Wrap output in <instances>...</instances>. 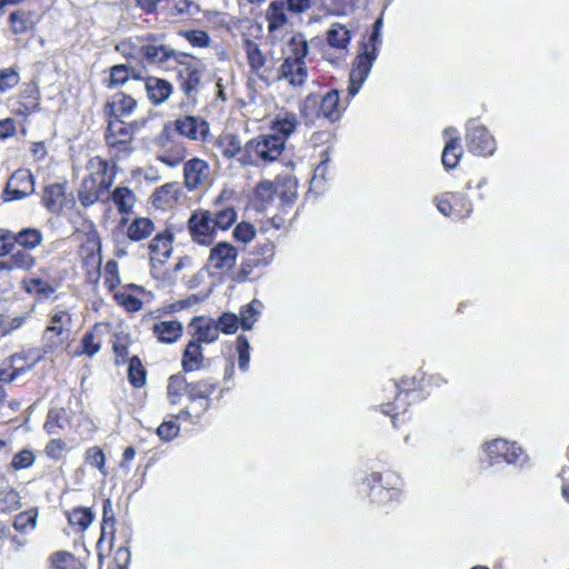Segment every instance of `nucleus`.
I'll use <instances>...</instances> for the list:
<instances>
[{
	"label": "nucleus",
	"mask_w": 569,
	"mask_h": 569,
	"mask_svg": "<svg viewBox=\"0 0 569 569\" xmlns=\"http://www.w3.org/2000/svg\"><path fill=\"white\" fill-rule=\"evenodd\" d=\"M88 169L91 172L81 181L78 189V199L84 208L94 204L100 199V194L108 190L113 181L112 177H107L108 162L100 157L91 158Z\"/></svg>",
	"instance_id": "1"
},
{
	"label": "nucleus",
	"mask_w": 569,
	"mask_h": 569,
	"mask_svg": "<svg viewBox=\"0 0 569 569\" xmlns=\"http://www.w3.org/2000/svg\"><path fill=\"white\" fill-rule=\"evenodd\" d=\"M137 41L140 43L139 53L141 59L148 64L163 66L170 60L180 63V58L184 57L183 53L164 44V34L162 33L149 32L137 37Z\"/></svg>",
	"instance_id": "2"
},
{
	"label": "nucleus",
	"mask_w": 569,
	"mask_h": 569,
	"mask_svg": "<svg viewBox=\"0 0 569 569\" xmlns=\"http://www.w3.org/2000/svg\"><path fill=\"white\" fill-rule=\"evenodd\" d=\"M72 318L63 308L57 307L50 313L49 325L43 331L42 340L47 350H53L67 340L71 333Z\"/></svg>",
	"instance_id": "3"
},
{
	"label": "nucleus",
	"mask_w": 569,
	"mask_h": 569,
	"mask_svg": "<svg viewBox=\"0 0 569 569\" xmlns=\"http://www.w3.org/2000/svg\"><path fill=\"white\" fill-rule=\"evenodd\" d=\"M144 120L126 122L123 119L108 116V126L104 140L110 148L128 150L133 136L144 126Z\"/></svg>",
	"instance_id": "4"
},
{
	"label": "nucleus",
	"mask_w": 569,
	"mask_h": 569,
	"mask_svg": "<svg viewBox=\"0 0 569 569\" xmlns=\"http://www.w3.org/2000/svg\"><path fill=\"white\" fill-rule=\"evenodd\" d=\"M317 108V117H323L329 121H336L340 118L343 108L340 103V96L337 89L328 91L321 99L316 94H309L303 100L301 113L309 116V109Z\"/></svg>",
	"instance_id": "5"
},
{
	"label": "nucleus",
	"mask_w": 569,
	"mask_h": 569,
	"mask_svg": "<svg viewBox=\"0 0 569 569\" xmlns=\"http://www.w3.org/2000/svg\"><path fill=\"white\" fill-rule=\"evenodd\" d=\"M485 453L489 459V465L505 461L508 465L522 467L527 460V456L520 447H517L515 443H509L505 439H495L487 442Z\"/></svg>",
	"instance_id": "6"
},
{
	"label": "nucleus",
	"mask_w": 569,
	"mask_h": 569,
	"mask_svg": "<svg viewBox=\"0 0 569 569\" xmlns=\"http://www.w3.org/2000/svg\"><path fill=\"white\" fill-rule=\"evenodd\" d=\"M465 139L468 150L475 156L488 157L496 151V140L483 126L469 121Z\"/></svg>",
	"instance_id": "7"
},
{
	"label": "nucleus",
	"mask_w": 569,
	"mask_h": 569,
	"mask_svg": "<svg viewBox=\"0 0 569 569\" xmlns=\"http://www.w3.org/2000/svg\"><path fill=\"white\" fill-rule=\"evenodd\" d=\"M284 149L283 137L264 134L247 142V150L254 152L257 159L263 162H273Z\"/></svg>",
	"instance_id": "8"
},
{
	"label": "nucleus",
	"mask_w": 569,
	"mask_h": 569,
	"mask_svg": "<svg viewBox=\"0 0 569 569\" xmlns=\"http://www.w3.org/2000/svg\"><path fill=\"white\" fill-rule=\"evenodd\" d=\"M188 229L194 242L209 246L216 233L212 212L208 210L194 211L189 218Z\"/></svg>",
	"instance_id": "9"
},
{
	"label": "nucleus",
	"mask_w": 569,
	"mask_h": 569,
	"mask_svg": "<svg viewBox=\"0 0 569 569\" xmlns=\"http://www.w3.org/2000/svg\"><path fill=\"white\" fill-rule=\"evenodd\" d=\"M34 192V178L30 170L18 169L8 180L3 192L4 201L21 200Z\"/></svg>",
	"instance_id": "10"
},
{
	"label": "nucleus",
	"mask_w": 569,
	"mask_h": 569,
	"mask_svg": "<svg viewBox=\"0 0 569 569\" xmlns=\"http://www.w3.org/2000/svg\"><path fill=\"white\" fill-rule=\"evenodd\" d=\"M184 186L189 191L210 184L211 169L209 163L200 158H192L183 166Z\"/></svg>",
	"instance_id": "11"
},
{
	"label": "nucleus",
	"mask_w": 569,
	"mask_h": 569,
	"mask_svg": "<svg viewBox=\"0 0 569 569\" xmlns=\"http://www.w3.org/2000/svg\"><path fill=\"white\" fill-rule=\"evenodd\" d=\"M415 381L409 382L407 379L401 380L400 383L395 380H390L386 388V391H389V393L395 397L396 402L381 403V410L383 413L391 416L395 427L397 426L396 420L399 412H405L407 410V401L405 398L410 396L411 385Z\"/></svg>",
	"instance_id": "12"
},
{
	"label": "nucleus",
	"mask_w": 569,
	"mask_h": 569,
	"mask_svg": "<svg viewBox=\"0 0 569 569\" xmlns=\"http://www.w3.org/2000/svg\"><path fill=\"white\" fill-rule=\"evenodd\" d=\"M238 250L227 241H220L211 248L207 266L209 269L228 272L237 262Z\"/></svg>",
	"instance_id": "13"
},
{
	"label": "nucleus",
	"mask_w": 569,
	"mask_h": 569,
	"mask_svg": "<svg viewBox=\"0 0 569 569\" xmlns=\"http://www.w3.org/2000/svg\"><path fill=\"white\" fill-rule=\"evenodd\" d=\"M177 132L190 140H204L209 123L200 117L184 116L174 121Z\"/></svg>",
	"instance_id": "14"
},
{
	"label": "nucleus",
	"mask_w": 569,
	"mask_h": 569,
	"mask_svg": "<svg viewBox=\"0 0 569 569\" xmlns=\"http://www.w3.org/2000/svg\"><path fill=\"white\" fill-rule=\"evenodd\" d=\"M279 73V78L287 80L293 87H301L308 78V69L305 61L283 60Z\"/></svg>",
	"instance_id": "15"
},
{
	"label": "nucleus",
	"mask_w": 569,
	"mask_h": 569,
	"mask_svg": "<svg viewBox=\"0 0 569 569\" xmlns=\"http://www.w3.org/2000/svg\"><path fill=\"white\" fill-rule=\"evenodd\" d=\"M172 234L168 231L157 233L149 242L151 262L163 263L172 252Z\"/></svg>",
	"instance_id": "16"
},
{
	"label": "nucleus",
	"mask_w": 569,
	"mask_h": 569,
	"mask_svg": "<svg viewBox=\"0 0 569 569\" xmlns=\"http://www.w3.org/2000/svg\"><path fill=\"white\" fill-rule=\"evenodd\" d=\"M147 96L152 104L163 103L172 93V84L160 78L149 77L144 81Z\"/></svg>",
	"instance_id": "17"
},
{
	"label": "nucleus",
	"mask_w": 569,
	"mask_h": 569,
	"mask_svg": "<svg viewBox=\"0 0 569 569\" xmlns=\"http://www.w3.org/2000/svg\"><path fill=\"white\" fill-rule=\"evenodd\" d=\"M186 157V148L180 143L169 140L168 138L166 139V142H162L161 150L158 153V160L171 168H176L182 163Z\"/></svg>",
	"instance_id": "18"
},
{
	"label": "nucleus",
	"mask_w": 569,
	"mask_h": 569,
	"mask_svg": "<svg viewBox=\"0 0 569 569\" xmlns=\"http://www.w3.org/2000/svg\"><path fill=\"white\" fill-rule=\"evenodd\" d=\"M194 326L192 340L201 343H212L219 338V328H217L213 320H206L203 318H194L191 322Z\"/></svg>",
	"instance_id": "19"
},
{
	"label": "nucleus",
	"mask_w": 569,
	"mask_h": 569,
	"mask_svg": "<svg viewBox=\"0 0 569 569\" xmlns=\"http://www.w3.org/2000/svg\"><path fill=\"white\" fill-rule=\"evenodd\" d=\"M66 184L56 182L44 187L42 193L43 206L52 213H58L66 200Z\"/></svg>",
	"instance_id": "20"
},
{
	"label": "nucleus",
	"mask_w": 569,
	"mask_h": 569,
	"mask_svg": "<svg viewBox=\"0 0 569 569\" xmlns=\"http://www.w3.org/2000/svg\"><path fill=\"white\" fill-rule=\"evenodd\" d=\"M136 104L137 102L132 97L123 92H118L113 96L112 101L107 102L104 109L107 116H112L122 119L123 117L129 116L133 111Z\"/></svg>",
	"instance_id": "21"
},
{
	"label": "nucleus",
	"mask_w": 569,
	"mask_h": 569,
	"mask_svg": "<svg viewBox=\"0 0 569 569\" xmlns=\"http://www.w3.org/2000/svg\"><path fill=\"white\" fill-rule=\"evenodd\" d=\"M286 2L281 0L271 1L266 10V20L270 33L283 29L288 23Z\"/></svg>",
	"instance_id": "22"
},
{
	"label": "nucleus",
	"mask_w": 569,
	"mask_h": 569,
	"mask_svg": "<svg viewBox=\"0 0 569 569\" xmlns=\"http://www.w3.org/2000/svg\"><path fill=\"white\" fill-rule=\"evenodd\" d=\"M203 360L201 345L190 339L182 353L181 366L183 371L193 372L201 369Z\"/></svg>",
	"instance_id": "23"
},
{
	"label": "nucleus",
	"mask_w": 569,
	"mask_h": 569,
	"mask_svg": "<svg viewBox=\"0 0 569 569\" xmlns=\"http://www.w3.org/2000/svg\"><path fill=\"white\" fill-rule=\"evenodd\" d=\"M183 327L178 320L160 321L154 323L152 331L159 341L163 343H173L182 335Z\"/></svg>",
	"instance_id": "24"
},
{
	"label": "nucleus",
	"mask_w": 569,
	"mask_h": 569,
	"mask_svg": "<svg viewBox=\"0 0 569 569\" xmlns=\"http://www.w3.org/2000/svg\"><path fill=\"white\" fill-rule=\"evenodd\" d=\"M21 288L26 292L30 295H37L40 298H49L56 291V288L51 281L48 278H43L41 276H32L30 278L23 279L21 281Z\"/></svg>",
	"instance_id": "25"
},
{
	"label": "nucleus",
	"mask_w": 569,
	"mask_h": 569,
	"mask_svg": "<svg viewBox=\"0 0 569 569\" xmlns=\"http://www.w3.org/2000/svg\"><path fill=\"white\" fill-rule=\"evenodd\" d=\"M247 61L251 71L260 79H263L262 69L266 66L267 58L253 40L246 39L243 41Z\"/></svg>",
	"instance_id": "26"
},
{
	"label": "nucleus",
	"mask_w": 569,
	"mask_h": 569,
	"mask_svg": "<svg viewBox=\"0 0 569 569\" xmlns=\"http://www.w3.org/2000/svg\"><path fill=\"white\" fill-rule=\"evenodd\" d=\"M156 227L153 221L150 218L147 217H136L127 228V237L131 241H142L147 238H149Z\"/></svg>",
	"instance_id": "27"
},
{
	"label": "nucleus",
	"mask_w": 569,
	"mask_h": 569,
	"mask_svg": "<svg viewBox=\"0 0 569 569\" xmlns=\"http://www.w3.org/2000/svg\"><path fill=\"white\" fill-rule=\"evenodd\" d=\"M180 187L179 183H166L156 189L152 194V202L157 208H164L179 199Z\"/></svg>",
	"instance_id": "28"
},
{
	"label": "nucleus",
	"mask_w": 569,
	"mask_h": 569,
	"mask_svg": "<svg viewBox=\"0 0 569 569\" xmlns=\"http://www.w3.org/2000/svg\"><path fill=\"white\" fill-rule=\"evenodd\" d=\"M299 121L295 113L287 112L283 116H278L272 122V134L283 137V142L290 137L298 128Z\"/></svg>",
	"instance_id": "29"
},
{
	"label": "nucleus",
	"mask_w": 569,
	"mask_h": 569,
	"mask_svg": "<svg viewBox=\"0 0 569 569\" xmlns=\"http://www.w3.org/2000/svg\"><path fill=\"white\" fill-rule=\"evenodd\" d=\"M14 236L17 248L30 251L39 247L43 240L41 231L36 228H24L14 232Z\"/></svg>",
	"instance_id": "30"
},
{
	"label": "nucleus",
	"mask_w": 569,
	"mask_h": 569,
	"mask_svg": "<svg viewBox=\"0 0 569 569\" xmlns=\"http://www.w3.org/2000/svg\"><path fill=\"white\" fill-rule=\"evenodd\" d=\"M350 42V31L340 23H332L327 31V43L335 49L346 50Z\"/></svg>",
	"instance_id": "31"
},
{
	"label": "nucleus",
	"mask_w": 569,
	"mask_h": 569,
	"mask_svg": "<svg viewBox=\"0 0 569 569\" xmlns=\"http://www.w3.org/2000/svg\"><path fill=\"white\" fill-rule=\"evenodd\" d=\"M111 199L121 214L129 213L136 203L133 191L127 187H117L112 191Z\"/></svg>",
	"instance_id": "32"
},
{
	"label": "nucleus",
	"mask_w": 569,
	"mask_h": 569,
	"mask_svg": "<svg viewBox=\"0 0 569 569\" xmlns=\"http://www.w3.org/2000/svg\"><path fill=\"white\" fill-rule=\"evenodd\" d=\"M463 152L460 148V138L452 137L445 144L441 161L446 169H455L462 157Z\"/></svg>",
	"instance_id": "33"
},
{
	"label": "nucleus",
	"mask_w": 569,
	"mask_h": 569,
	"mask_svg": "<svg viewBox=\"0 0 569 569\" xmlns=\"http://www.w3.org/2000/svg\"><path fill=\"white\" fill-rule=\"evenodd\" d=\"M11 29L16 34H22L30 31L34 26V16L30 11L18 10L9 16Z\"/></svg>",
	"instance_id": "34"
},
{
	"label": "nucleus",
	"mask_w": 569,
	"mask_h": 569,
	"mask_svg": "<svg viewBox=\"0 0 569 569\" xmlns=\"http://www.w3.org/2000/svg\"><path fill=\"white\" fill-rule=\"evenodd\" d=\"M217 146L220 149L221 154L231 159L242 152V143L238 136L233 133H226L219 137Z\"/></svg>",
	"instance_id": "35"
},
{
	"label": "nucleus",
	"mask_w": 569,
	"mask_h": 569,
	"mask_svg": "<svg viewBox=\"0 0 569 569\" xmlns=\"http://www.w3.org/2000/svg\"><path fill=\"white\" fill-rule=\"evenodd\" d=\"M189 382L181 373L172 375L167 386V395L172 405L179 402L182 395L188 396Z\"/></svg>",
	"instance_id": "36"
},
{
	"label": "nucleus",
	"mask_w": 569,
	"mask_h": 569,
	"mask_svg": "<svg viewBox=\"0 0 569 569\" xmlns=\"http://www.w3.org/2000/svg\"><path fill=\"white\" fill-rule=\"evenodd\" d=\"M217 386L210 380H199L197 382L189 383L188 398L191 402H196L198 399L204 400L203 403L209 402V397L214 392Z\"/></svg>",
	"instance_id": "37"
},
{
	"label": "nucleus",
	"mask_w": 569,
	"mask_h": 569,
	"mask_svg": "<svg viewBox=\"0 0 569 569\" xmlns=\"http://www.w3.org/2000/svg\"><path fill=\"white\" fill-rule=\"evenodd\" d=\"M371 479L375 483H380V487H372L371 495H376V491L379 495H388L390 498L392 497L391 490H396L399 485V479L396 475L391 472H387L385 476L381 473H372Z\"/></svg>",
	"instance_id": "38"
},
{
	"label": "nucleus",
	"mask_w": 569,
	"mask_h": 569,
	"mask_svg": "<svg viewBox=\"0 0 569 569\" xmlns=\"http://www.w3.org/2000/svg\"><path fill=\"white\" fill-rule=\"evenodd\" d=\"M67 518L72 527H78L80 531H84L92 523L94 513L90 508L78 507L68 511Z\"/></svg>",
	"instance_id": "39"
},
{
	"label": "nucleus",
	"mask_w": 569,
	"mask_h": 569,
	"mask_svg": "<svg viewBox=\"0 0 569 569\" xmlns=\"http://www.w3.org/2000/svg\"><path fill=\"white\" fill-rule=\"evenodd\" d=\"M288 49L289 52L284 60L305 61L309 52L308 41L303 34L297 33L289 40Z\"/></svg>",
	"instance_id": "40"
},
{
	"label": "nucleus",
	"mask_w": 569,
	"mask_h": 569,
	"mask_svg": "<svg viewBox=\"0 0 569 569\" xmlns=\"http://www.w3.org/2000/svg\"><path fill=\"white\" fill-rule=\"evenodd\" d=\"M262 303L254 299L240 310L239 323L243 330H250L261 312Z\"/></svg>",
	"instance_id": "41"
},
{
	"label": "nucleus",
	"mask_w": 569,
	"mask_h": 569,
	"mask_svg": "<svg viewBox=\"0 0 569 569\" xmlns=\"http://www.w3.org/2000/svg\"><path fill=\"white\" fill-rule=\"evenodd\" d=\"M181 77V90L188 96L193 97L197 93L200 84L201 76L197 69L187 68L183 72H180Z\"/></svg>",
	"instance_id": "42"
},
{
	"label": "nucleus",
	"mask_w": 569,
	"mask_h": 569,
	"mask_svg": "<svg viewBox=\"0 0 569 569\" xmlns=\"http://www.w3.org/2000/svg\"><path fill=\"white\" fill-rule=\"evenodd\" d=\"M9 257H11L16 269L23 271H30L37 263L36 257L31 253L30 250L26 249L16 248Z\"/></svg>",
	"instance_id": "43"
},
{
	"label": "nucleus",
	"mask_w": 569,
	"mask_h": 569,
	"mask_svg": "<svg viewBox=\"0 0 569 569\" xmlns=\"http://www.w3.org/2000/svg\"><path fill=\"white\" fill-rule=\"evenodd\" d=\"M250 256L252 258L258 259L260 264L268 266L272 262L273 256H274V244L268 240L264 239L262 242H258L252 251L250 252Z\"/></svg>",
	"instance_id": "44"
},
{
	"label": "nucleus",
	"mask_w": 569,
	"mask_h": 569,
	"mask_svg": "<svg viewBox=\"0 0 569 569\" xmlns=\"http://www.w3.org/2000/svg\"><path fill=\"white\" fill-rule=\"evenodd\" d=\"M377 48L373 47L372 50H369L368 46H365V50L362 53H359L352 64V68L361 71L362 73L369 76L373 61L377 58Z\"/></svg>",
	"instance_id": "45"
},
{
	"label": "nucleus",
	"mask_w": 569,
	"mask_h": 569,
	"mask_svg": "<svg viewBox=\"0 0 569 569\" xmlns=\"http://www.w3.org/2000/svg\"><path fill=\"white\" fill-rule=\"evenodd\" d=\"M38 513L36 510H28L20 512L14 517L13 527L17 531L26 532L29 529H34L37 526Z\"/></svg>",
	"instance_id": "46"
},
{
	"label": "nucleus",
	"mask_w": 569,
	"mask_h": 569,
	"mask_svg": "<svg viewBox=\"0 0 569 569\" xmlns=\"http://www.w3.org/2000/svg\"><path fill=\"white\" fill-rule=\"evenodd\" d=\"M213 216L214 229L227 230L237 220V212L233 208L218 210Z\"/></svg>",
	"instance_id": "47"
},
{
	"label": "nucleus",
	"mask_w": 569,
	"mask_h": 569,
	"mask_svg": "<svg viewBox=\"0 0 569 569\" xmlns=\"http://www.w3.org/2000/svg\"><path fill=\"white\" fill-rule=\"evenodd\" d=\"M50 560L54 569H70L79 565V560L68 551H57L51 556Z\"/></svg>",
	"instance_id": "48"
},
{
	"label": "nucleus",
	"mask_w": 569,
	"mask_h": 569,
	"mask_svg": "<svg viewBox=\"0 0 569 569\" xmlns=\"http://www.w3.org/2000/svg\"><path fill=\"white\" fill-rule=\"evenodd\" d=\"M276 193L277 187L271 181H262L256 188V198L263 208L272 201Z\"/></svg>",
	"instance_id": "49"
},
{
	"label": "nucleus",
	"mask_w": 569,
	"mask_h": 569,
	"mask_svg": "<svg viewBox=\"0 0 569 569\" xmlns=\"http://www.w3.org/2000/svg\"><path fill=\"white\" fill-rule=\"evenodd\" d=\"M86 462L97 468L103 476L108 473L106 470V456L99 447H91L86 451Z\"/></svg>",
	"instance_id": "50"
},
{
	"label": "nucleus",
	"mask_w": 569,
	"mask_h": 569,
	"mask_svg": "<svg viewBox=\"0 0 569 569\" xmlns=\"http://www.w3.org/2000/svg\"><path fill=\"white\" fill-rule=\"evenodd\" d=\"M238 365L241 371H247L250 365V345L244 336L237 338Z\"/></svg>",
	"instance_id": "51"
},
{
	"label": "nucleus",
	"mask_w": 569,
	"mask_h": 569,
	"mask_svg": "<svg viewBox=\"0 0 569 569\" xmlns=\"http://www.w3.org/2000/svg\"><path fill=\"white\" fill-rule=\"evenodd\" d=\"M128 378L129 381L134 387H141L146 381V371L141 367V363L137 357L131 358L129 368H128Z\"/></svg>",
	"instance_id": "52"
},
{
	"label": "nucleus",
	"mask_w": 569,
	"mask_h": 569,
	"mask_svg": "<svg viewBox=\"0 0 569 569\" xmlns=\"http://www.w3.org/2000/svg\"><path fill=\"white\" fill-rule=\"evenodd\" d=\"M192 47L207 48L210 37L203 30H186L180 33Z\"/></svg>",
	"instance_id": "53"
},
{
	"label": "nucleus",
	"mask_w": 569,
	"mask_h": 569,
	"mask_svg": "<svg viewBox=\"0 0 569 569\" xmlns=\"http://www.w3.org/2000/svg\"><path fill=\"white\" fill-rule=\"evenodd\" d=\"M450 198L453 199L455 211L453 217L463 219L469 217L472 210L471 202L463 194L452 193Z\"/></svg>",
	"instance_id": "54"
},
{
	"label": "nucleus",
	"mask_w": 569,
	"mask_h": 569,
	"mask_svg": "<svg viewBox=\"0 0 569 569\" xmlns=\"http://www.w3.org/2000/svg\"><path fill=\"white\" fill-rule=\"evenodd\" d=\"M139 47L140 43L137 41V38H129L120 41L116 46V50L126 58L139 59L141 58L139 53Z\"/></svg>",
	"instance_id": "55"
},
{
	"label": "nucleus",
	"mask_w": 569,
	"mask_h": 569,
	"mask_svg": "<svg viewBox=\"0 0 569 569\" xmlns=\"http://www.w3.org/2000/svg\"><path fill=\"white\" fill-rule=\"evenodd\" d=\"M277 193L281 201L286 204H291L297 196L296 182L291 179L283 181L281 184L277 186Z\"/></svg>",
	"instance_id": "56"
},
{
	"label": "nucleus",
	"mask_w": 569,
	"mask_h": 569,
	"mask_svg": "<svg viewBox=\"0 0 569 569\" xmlns=\"http://www.w3.org/2000/svg\"><path fill=\"white\" fill-rule=\"evenodd\" d=\"M16 248L14 231L0 228V257L10 256Z\"/></svg>",
	"instance_id": "57"
},
{
	"label": "nucleus",
	"mask_w": 569,
	"mask_h": 569,
	"mask_svg": "<svg viewBox=\"0 0 569 569\" xmlns=\"http://www.w3.org/2000/svg\"><path fill=\"white\" fill-rule=\"evenodd\" d=\"M232 234L237 241L248 243L256 237V228L251 223L242 221L236 226Z\"/></svg>",
	"instance_id": "58"
},
{
	"label": "nucleus",
	"mask_w": 569,
	"mask_h": 569,
	"mask_svg": "<svg viewBox=\"0 0 569 569\" xmlns=\"http://www.w3.org/2000/svg\"><path fill=\"white\" fill-rule=\"evenodd\" d=\"M219 332L233 333L239 327V318L234 313H223L214 322Z\"/></svg>",
	"instance_id": "59"
},
{
	"label": "nucleus",
	"mask_w": 569,
	"mask_h": 569,
	"mask_svg": "<svg viewBox=\"0 0 569 569\" xmlns=\"http://www.w3.org/2000/svg\"><path fill=\"white\" fill-rule=\"evenodd\" d=\"M101 341L93 331L86 332L81 340L82 353L93 357L100 350Z\"/></svg>",
	"instance_id": "60"
},
{
	"label": "nucleus",
	"mask_w": 569,
	"mask_h": 569,
	"mask_svg": "<svg viewBox=\"0 0 569 569\" xmlns=\"http://www.w3.org/2000/svg\"><path fill=\"white\" fill-rule=\"evenodd\" d=\"M19 82L18 72L12 69H2L0 70V92H6L13 87H16Z\"/></svg>",
	"instance_id": "61"
},
{
	"label": "nucleus",
	"mask_w": 569,
	"mask_h": 569,
	"mask_svg": "<svg viewBox=\"0 0 569 569\" xmlns=\"http://www.w3.org/2000/svg\"><path fill=\"white\" fill-rule=\"evenodd\" d=\"M34 459L31 450L23 449L13 456L11 467L16 470L26 469L34 462Z\"/></svg>",
	"instance_id": "62"
},
{
	"label": "nucleus",
	"mask_w": 569,
	"mask_h": 569,
	"mask_svg": "<svg viewBox=\"0 0 569 569\" xmlns=\"http://www.w3.org/2000/svg\"><path fill=\"white\" fill-rule=\"evenodd\" d=\"M367 78V74L362 73L361 71L355 68L350 70L349 86L347 89L349 98H353L359 92L361 86L363 84Z\"/></svg>",
	"instance_id": "63"
},
{
	"label": "nucleus",
	"mask_w": 569,
	"mask_h": 569,
	"mask_svg": "<svg viewBox=\"0 0 569 569\" xmlns=\"http://www.w3.org/2000/svg\"><path fill=\"white\" fill-rule=\"evenodd\" d=\"M114 525H116V519H114L113 511L111 508V502L108 499L103 503L101 536L104 537L107 535L108 529H110V535L113 536L114 535Z\"/></svg>",
	"instance_id": "64"
}]
</instances>
